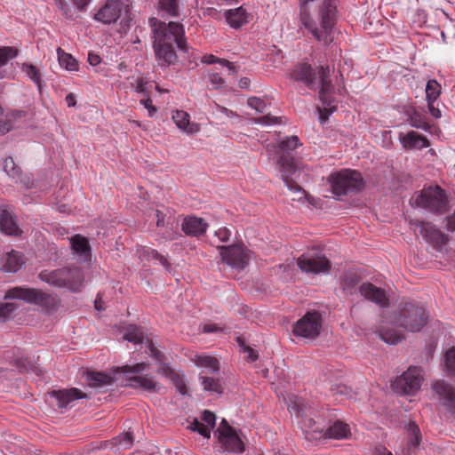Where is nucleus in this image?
<instances>
[{
  "mask_svg": "<svg viewBox=\"0 0 455 455\" xmlns=\"http://www.w3.org/2000/svg\"><path fill=\"white\" fill-rule=\"evenodd\" d=\"M148 23L157 65L167 68L175 64L178 60L175 45L180 51L188 52L183 26L173 21L165 23L156 18H150Z\"/></svg>",
  "mask_w": 455,
  "mask_h": 455,
  "instance_id": "obj_1",
  "label": "nucleus"
},
{
  "mask_svg": "<svg viewBox=\"0 0 455 455\" xmlns=\"http://www.w3.org/2000/svg\"><path fill=\"white\" fill-rule=\"evenodd\" d=\"M335 0H299V18L302 25L319 42L328 44L336 17Z\"/></svg>",
  "mask_w": 455,
  "mask_h": 455,
  "instance_id": "obj_2",
  "label": "nucleus"
},
{
  "mask_svg": "<svg viewBox=\"0 0 455 455\" xmlns=\"http://www.w3.org/2000/svg\"><path fill=\"white\" fill-rule=\"evenodd\" d=\"M297 81L303 82L310 90H317L319 100L322 101L324 110L331 114L336 109L333 103V86L329 78L330 68L328 66L313 68L307 63L298 65L292 74Z\"/></svg>",
  "mask_w": 455,
  "mask_h": 455,
  "instance_id": "obj_3",
  "label": "nucleus"
},
{
  "mask_svg": "<svg viewBox=\"0 0 455 455\" xmlns=\"http://www.w3.org/2000/svg\"><path fill=\"white\" fill-rule=\"evenodd\" d=\"M299 145V140L297 136H290L279 141L278 146L274 144H267L266 146V149L269 156L274 154H277L279 151L282 153V155L277 158L279 172L282 174V179L285 185L291 190L295 191H300L299 186L293 183L291 180V176L296 173L298 166L294 158L290 156V152L296 149Z\"/></svg>",
  "mask_w": 455,
  "mask_h": 455,
  "instance_id": "obj_4",
  "label": "nucleus"
},
{
  "mask_svg": "<svg viewBox=\"0 0 455 455\" xmlns=\"http://www.w3.org/2000/svg\"><path fill=\"white\" fill-rule=\"evenodd\" d=\"M41 281L57 288H66L70 291L78 292L84 283L83 271L78 267L43 270L39 274Z\"/></svg>",
  "mask_w": 455,
  "mask_h": 455,
  "instance_id": "obj_5",
  "label": "nucleus"
},
{
  "mask_svg": "<svg viewBox=\"0 0 455 455\" xmlns=\"http://www.w3.org/2000/svg\"><path fill=\"white\" fill-rule=\"evenodd\" d=\"M285 400L290 412L300 418L299 425L303 431L313 439L323 437L324 426L313 418L314 411L311 407L307 406L300 397L295 395H288Z\"/></svg>",
  "mask_w": 455,
  "mask_h": 455,
  "instance_id": "obj_6",
  "label": "nucleus"
},
{
  "mask_svg": "<svg viewBox=\"0 0 455 455\" xmlns=\"http://www.w3.org/2000/svg\"><path fill=\"white\" fill-rule=\"evenodd\" d=\"M4 299L7 300L20 299L47 310H56L60 306V299L57 295L26 286H16L9 289L5 292Z\"/></svg>",
  "mask_w": 455,
  "mask_h": 455,
  "instance_id": "obj_7",
  "label": "nucleus"
},
{
  "mask_svg": "<svg viewBox=\"0 0 455 455\" xmlns=\"http://www.w3.org/2000/svg\"><path fill=\"white\" fill-rule=\"evenodd\" d=\"M412 206L420 207L433 213L442 214L448 210V199L439 186L424 188L410 200Z\"/></svg>",
  "mask_w": 455,
  "mask_h": 455,
  "instance_id": "obj_8",
  "label": "nucleus"
},
{
  "mask_svg": "<svg viewBox=\"0 0 455 455\" xmlns=\"http://www.w3.org/2000/svg\"><path fill=\"white\" fill-rule=\"evenodd\" d=\"M427 315L424 307L415 302L402 303L395 316V323L411 332L419 331L427 323Z\"/></svg>",
  "mask_w": 455,
  "mask_h": 455,
  "instance_id": "obj_9",
  "label": "nucleus"
},
{
  "mask_svg": "<svg viewBox=\"0 0 455 455\" xmlns=\"http://www.w3.org/2000/svg\"><path fill=\"white\" fill-rule=\"evenodd\" d=\"M328 182L332 193L338 196L360 191L363 187L361 173L348 169L332 172L328 177Z\"/></svg>",
  "mask_w": 455,
  "mask_h": 455,
  "instance_id": "obj_10",
  "label": "nucleus"
},
{
  "mask_svg": "<svg viewBox=\"0 0 455 455\" xmlns=\"http://www.w3.org/2000/svg\"><path fill=\"white\" fill-rule=\"evenodd\" d=\"M149 369V364L146 363H138L133 365H124L120 368V371L129 375L126 386L132 388H141L148 392L159 391L160 386L148 374L141 373Z\"/></svg>",
  "mask_w": 455,
  "mask_h": 455,
  "instance_id": "obj_11",
  "label": "nucleus"
},
{
  "mask_svg": "<svg viewBox=\"0 0 455 455\" xmlns=\"http://www.w3.org/2000/svg\"><path fill=\"white\" fill-rule=\"evenodd\" d=\"M423 380L422 369L417 366H411L392 382V388L395 392L401 395H414L421 388Z\"/></svg>",
  "mask_w": 455,
  "mask_h": 455,
  "instance_id": "obj_12",
  "label": "nucleus"
},
{
  "mask_svg": "<svg viewBox=\"0 0 455 455\" xmlns=\"http://www.w3.org/2000/svg\"><path fill=\"white\" fill-rule=\"evenodd\" d=\"M218 442L224 452L241 453L244 451V444L238 433L223 419L218 430Z\"/></svg>",
  "mask_w": 455,
  "mask_h": 455,
  "instance_id": "obj_13",
  "label": "nucleus"
},
{
  "mask_svg": "<svg viewBox=\"0 0 455 455\" xmlns=\"http://www.w3.org/2000/svg\"><path fill=\"white\" fill-rule=\"evenodd\" d=\"M322 328V318L318 312H308L293 325L295 336L315 339Z\"/></svg>",
  "mask_w": 455,
  "mask_h": 455,
  "instance_id": "obj_14",
  "label": "nucleus"
},
{
  "mask_svg": "<svg viewBox=\"0 0 455 455\" xmlns=\"http://www.w3.org/2000/svg\"><path fill=\"white\" fill-rule=\"evenodd\" d=\"M411 224L419 228L421 235L435 250L441 251L447 244L449 236L437 229L432 223L415 220L413 222L411 221Z\"/></svg>",
  "mask_w": 455,
  "mask_h": 455,
  "instance_id": "obj_15",
  "label": "nucleus"
},
{
  "mask_svg": "<svg viewBox=\"0 0 455 455\" xmlns=\"http://www.w3.org/2000/svg\"><path fill=\"white\" fill-rule=\"evenodd\" d=\"M297 264L302 272L315 275L328 273L331 267L329 259L319 254H302Z\"/></svg>",
  "mask_w": 455,
  "mask_h": 455,
  "instance_id": "obj_16",
  "label": "nucleus"
},
{
  "mask_svg": "<svg viewBox=\"0 0 455 455\" xmlns=\"http://www.w3.org/2000/svg\"><path fill=\"white\" fill-rule=\"evenodd\" d=\"M128 6L121 0H107L105 4L94 15V19L103 24L116 23Z\"/></svg>",
  "mask_w": 455,
  "mask_h": 455,
  "instance_id": "obj_17",
  "label": "nucleus"
},
{
  "mask_svg": "<svg viewBox=\"0 0 455 455\" xmlns=\"http://www.w3.org/2000/svg\"><path fill=\"white\" fill-rule=\"evenodd\" d=\"M222 260L234 268L243 269L249 262L251 252L240 245L220 247Z\"/></svg>",
  "mask_w": 455,
  "mask_h": 455,
  "instance_id": "obj_18",
  "label": "nucleus"
},
{
  "mask_svg": "<svg viewBox=\"0 0 455 455\" xmlns=\"http://www.w3.org/2000/svg\"><path fill=\"white\" fill-rule=\"evenodd\" d=\"M434 396L439 403L452 414H455V389L443 380L433 383Z\"/></svg>",
  "mask_w": 455,
  "mask_h": 455,
  "instance_id": "obj_19",
  "label": "nucleus"
},
{
  "mask_svg": "<svg viewBox=\"0 0 455 455\" xmlns=\"http://www.w3.org/2000/svg\"><path fill=\"white\" fill-rule=\"evenodd\" d=\"M360 294L366 299L374 302L380 307H387L389 305L388 298L385 290L377 287L371 283H363L359 287Z\"/></svg>",
  "mask_w": 455,
  "mask_h": 455,
  "instance_id": "obj_20",
  "label": "nucleus"
},
{
  "mask_svg": "<svg viewBox=\"0 0 455 455\" xmlns=\"http://www.w3.org/2000/svg\"><path fill=\"white\" fill-rule=\"evenodd\" d=\"M48 395L52 399L56 401V404L59 408H65L75 400L87 398L86 394L75 387L70 389L54 390L49 392Z\"/></svg>",
  "mask_w": 455,
  "mask_h": 455,
  "instance_id": "obj_21",
  "label": "nucleus"
},
{
  "mask_svg": "<svg viewBox=\"0 0 455 455\" xmlns=\"http://www.w3.org/2000/svg\"><path fill=\"white\" fill-rule=\"evenodd\" d=\"M24 264L25 259L23 254L15 250L3 254L0 259V268L4 272L16 273Z\"/></svg>",
  "mask_w": 455,
  "mask_h": 455,
  "instance_id": "obj_22",
  "label": "nucleus"
},
{
  "mask_svg": "<svg viewBox=\"0 0 455 455\" xmlns=\"http://www.w3.org/2000/svg\"><path fill=\"white\" fill-rule=\"evenodd\" d=\"M216 416L210 411H204L201 420L194 419L189 424V428L193 431L198 432L205 438H210L211 431L215 426Z\"/></svg>",
  "mask_w": 455,
  "mask_h": 455,
  "instance_id": "obj_23",
  "label": "nucleus"
},
{
  "mask_svg": "<svg viewBox=\"0 0 455 455\" xmlns=\"http://www.w3.org/2000/svg\"><path fill=\"white\" fill-rule=\"evenodd\" d=\"M398 138L403 148L406 150L422 149L429 147L428 140L414 131L407 133L400 132Z\"/></svg>",
  "mask_w": 455,
  "mask_h": 455,
  "instance_id": "obj_24",
  "label": "nucleus"
},
{
  "mask_svg": "<svg viewBox=\"0 0 455 455\" xmlns=\"http://www.w3.org/2000/svg\"><path fill=\"white\" fill-rule=\"evenodd\" d=\"M207 228V222L204 219L196 216L186 217L181 224V229L186 235L196 237L204 235Z\"/></svg>",
  "mask_w": 455,
  "mask_h": 455,
  "instance_id": "obj_25",
  "label": "nucleus"
},
{
  "mask_svg": "<svg viewBox=\"0 0 455 455\" xmlns=\"http://www.w3.org/2000/svg\"><path fill=\"white\" fill-rule=\"evenodd\" d=\"M0 229L8 235H20L21 230L18 227L15 218L7 206L0 208Z\"/></svg>",
  "mask_w": 455,
  "mask_h": 455,
  "instance_id": "obj_26",
  "label": "nucleus"
},
{
  "mask_svg": "<svg viewBox=\"0 0 455 455\" xmlns=\"http://www.w3.org/2000/svg\"><path fill=\"white\" fill-rule=\"evenodd\" d=\"M225 18L231 28H239L250 21L251 14L241 6L226 11Z\"/></svg>",
  "mask_w": 455,
  "mask_h": 455,
  "instance_id": "obj_27",
  "label": "nucleus"
},
{
  "mask_svg": "<svg viewBox=\"0 0 455 455\" xmlns=\"http://www.w3.org/2000/svg\"><path fill=\"white\" fill-rule=\"evenodd\" d=\"M172 120L177 127L187 134L197 133L200 131L199 125L196 123H191L189 115L183 110H176L172 115Z\"/></svg>",
  "mask_w": 455,
  "mask_h": 455,
  "instance_id": "obj_28",
  "label": "nucleus"
},
{
  "mask_svg": "<svg viewBox=\"0 0 455 455\" xmlns=\"http://www.w3.org/2000/svg\"><path fill=\"white\" fill-rule=\"evenodd\" d=\"M69 240L74 253L84 261L90 260L91 247L88 239L81 235H75Z\"/></svg>",
  "mask_w": 455,
  "mask_h": 455,
  "instance_id": "obj_29",
  "label": "nucleus"
},
{
  "mask_svg": "<svg viewBox=\"0 0 455 455\" xmlns=\"http://www.w3.org/2000/svg\"><path fill=\"white\" fill-rule=\"evenodd\" d=\"M350 434L349 426L342 421H336L328 428L323 427V437L343 439Z\"/></svg>",
  "mask_w": 455,
  "mask_h": 455,
  "instance_id": "obj_30",
  "label": "nucleus"
},
{
  "mask_svg": "<svg viewBox=\"0 0 455 455\" xmlns=\"http://www.w3.org/2000/svg\"><path fill=\"white\" fill-rule=\"evenodd\" d=\"M407 121L409 122L411 126L424 131H428L430 129V125L427 121V117L423 114L411 108V110L407 111Z\"/></svg>",
  "mask_w": 455,
  "mask_h": 455,
  "instance_id": "obj_31",
  "label": "nucleus"
},
{
  "mask_svg": "<svg viewBox=\"0 0 455 455\" xmlns=\"http://www.w3.org/2000/svg\"><path fill=\"white\" fill-rule=\"evenodd\" d=\"M57 55L60 67L68 71L78 70V63L71 54L66 52L64 50L59 47L57 49Z\"/></svg>",
  "mask_w": 455,
  "mask_h": 455,
  "instance_id": "obj_32",
  "label": "nucleus"
},
{
  "mask_svg": "<svg viewBox=\"0 0 455 455\" xmlns=\"http://www.w3.org/2000/svg\"><path fill=\"white\" fill-rule=\"evenodd\" d=\"M379 338L387 344L396 345L404 339V335L392 328H381L379 330Z\"/></svg>",
  "mask_w": 455,
  "mask_h": 455,
  "instance_id": "obj_33",
  "label": "nucleus"
},
{
  "mask_svg": "<svg viewBox=\"0 0 455 455\" xmlns=\"http://www.w3.org/2000/svg\"><path fill=\"white\" fill-rule=\"evenodd\" d=\"M194 362L198 367L207 368L212 372H217L220 370V362L218 359L210 355H196Z\"/></svg>",
  "mask_w": 455,
  "mask_h": 455,
  "instance_id": "obj_34",
  "label": "nucleus"
},
{
  "mask_svg": "<svg viewBox=\"0 0 455 455\" xmlns=\"http://www.w3.org/2000/svg\"><path fill=\"white\" fill-rule=\"evenodd\" d=\"M87 381L89 386L99 387L110 385L113 382V379L111 376L102 372H88Z\"/></svg>",
  "mask_w": 455,
  "mask_h": 455,
  "instance_id": "obj_35",
  "label": "nucleus"
},
{
  "mask_svg": "<svg viewBox=\"0 0 455 455\" xmlns=\"http://www.w3.org/2000/svg\"><path fill=\"white\" fill-rule=\"evenodd\" d=\"M22 71L36 84L40 92L42 89V76L39 68L31 63H24Z\"/></svg>",
  "mask_w": 455,
  "mask_h": 455,
  "instance_id": "obj_36",
  "label": "nucleus"
},
{
  "mask_svg": "<svg viewBox=\"0 0 455 455\" xmlns=\"http://www.w3.org/2000/svg\"><path fill=\"white\" fill-rule=\"evenodd\" d=\"M27 112L24 110H10L5 115L6 121H10L12 129L20 127L25 122Z\"/></svg>",
  "mask_w": 455,
  "mask_h": 455,
  "instance_id": "obj_37",
  "label": "nucleus"
},
{
  "mask_svg": "<svg viewBox=\"0 0 455 455\" xmlns=\"http://www.w3.org/2000/svg\"><path fill=\"white\" fill-rule=\"evenodd\" d=\"M168 377L175 386L178 392H180L181 395L188 394L187 383L184 375L170 370L168 372Z\"/></svg>",
  "mask_w": 455,
  "mask_h": 455,
  "instance_id": "obj_38",
  "label": "nucleus"
},
{
  "mask_svg": "<svg viewBox=\"0 0 455 455\" xmlns=\"http://www.w3.org/2000/svg\"><path fill=\"white\" fill-rule=\"evenodd\" d=\"M4 170L6 174L12 179L15 180L16 182L20 181V169L17 166L12 159V157H7L4 162Z\"/></svg>",
  "mask_w": 455,
  "mask_h": 455,
  "instance_id": "obj_39",
  "label": "nucleus"
},
{
  "mask_svg": "<svg viewBox=\"0 0 455 455\" xmlns=\"http://www.w3.org/2000/svg\"><path fill=\"white\" fill-rule=\"evenodd\" d=\"M441 94V85L435 80H429L426 85L427 101H435Z\"/></svg>",
  "mask_w": 455,
  "mask_h": 455,
  "instance_id": "obj_40",
  "label": "nucleus"
},
{
  "mask_svg": "<svg viewBox=\"0 0 455 455\" xmlns=\"http://www.w3.org/2000/svg\"><path fill=\"white\" fill-rule=\"evenodd\" d=\"M143 333L135 325H130L127 327L124 335V339L132 342L134 344H140L143 342Z\"/></svg>",
  "mask_w": 455,
  "mask_h": 455,
  "instance_id": "obj_41",
  "label": "nucleus"
},
{
  "mask_svg": "<svg viewBox=\"0 0 455 455\" xmlns=\"http://www.w3.org/2000/svg\"><path fill=\"white\" fill-rule=\"evenodd\" d=\"M19 308L15 302H0V323L8 320L13 313Z\"/></svg>",
  "mask_w": 455,
  "mask_h": 455,
  "instance_id": "obj_42",
  "label": "nucleus"
},
{
  "mask_svg": "<svg viewBox=\"0 0 455 455\" xmlns=\"http://www.w3.org/2000/svg\"><path fill=\"white\" fill-rule=\"evenodd\" d=\"M200 379L202 380V385L204 390L214 392L217 394L222 393L223 388L219 379L209 377H200Z\"/></svg>",
  "mask_w": 455,
  "mask_h": 455,
  "instance_id": "obj_43",
  "label": "nucleus"
},
{
  "mask_svg": "<svg viewBox=\"0 0 455 455\" xmlns=\"http://www.w3.org/2000/svg\"><path fill=\"white\" fill-rule=\"evenodd\" d=\"M159 7L171 16L179 15V0H159Z\"/></svg>",
  "mask_w": 455,
  "mask_h": 455,
  "instance_id": "obj_44",
  "label": "nucleus"
},
{
  "mask_svg": "<svg viewBox=\"0 0 455 455\" xmlns=\"http://www.w3.org/2000/svg\"><path fill=\"white\" fill-rule=\"evenodd\" d=\"M203 62H204L206 64L219 63L222 66L227 67L230 73H232V74L236 73L235 67L234 66V64L232 62L227 60L225 59H220L212 54L205 55L203 58Z\"/></svg>",
  "mask_w": 455,
  "mask_h": 455,
  "instance_id": "obj_45",
  "label": "nucleus"
},
{
  "mask_svg": "<svg viewBox=\"0 0 455 455\" xmlns=\"http://www.w3.org/2000/svg\"><path fill=\"white\" fill-rule=\"evenodd\" d=\"M360 277L355 273L348 272L342 279L343 289L352 292V290L359 283Z\"/></svg>",
  "mask_w": 455,
  "mask_h": 455,
  "instance_id": "obj_46",
  "label": "nucleus"
},
{
  "mask_svg": "<svg viewBox=\"0 0 455 455\" xmlns=\"http://www.w3.org/2000/svg\"><path fill=\"white\" fill-rule=\"evenodd\" d=\"M18 55V51L12 47H0V68L4 66L10 60Z\"/></svg>",
  "mask_w": 455,
  "mask_h": 455,
  "instance_id": "obj_47",
  "label": "nucleus"
},
{
  "mask_svg": "<svg viewBox=\"0 0 455 455\" xmlns=\"http://www.w3.org/2000/svg\"><path fill=\"white\" fill-rule=\"evenodd\" d=\"M407 431L411 445L417 447L420 442V432L419 427L414 422H411L408 425Z\"/></svg>",
  "mask_w": 455,
  "mask_h": 455,
  "instance_id": "obj_48",
  "label": "nucleus"
},
{
  "mask_svg": "<svg viewBox=\"0 0 455 455\" xmlns=\"http://www.w3.org/2000/svg\"><path fill=\"white\" fill-rule=\"evenodd\" d=\"M444 363L448 374L455 376V349H449L444 355Z\"/></svg>",
  "mask_w": 455,
  "mask_h": 455,
  "instance_id": "obj_49",
  "label": "nucleus"
},
{
  "mask_svg": "<svg viewBox=\"0 0 455 455\" xmlns=\"http://www.w3.org/2000/svg\"><path fill=\"white\" fill-rule=\"evenodd\" d=\"M133 442L132 434L127 432L122 435H119L115 439V443L122 449H128L131 447Z\"/></svg>",
  "mask_w": 455,
  "mask_h": 455,
  "instance_id": "obj_50",
  "label": "nucleus"
},
{
  "mask_svg": "<svg viewBox=\"0 0 455 455\" xmlns=\"http://www.w3.org/2000/svg\"><path fill=\"white\" fill-rule=\"evenodd\" d=\"M247 104L250 108L255 109L258 113L265 112L267 108L266 102L258 97H251L247 100Z\"/></svg>",
  "mask_w": 455,
  "mask_h": 455,
  "instance_id": "obj_51",
  "label": "nucleus"
},
{
  "mask_svg": "<svg viewBox=\"0 0 455 455\" xmlns=\"http://www.w3.org/2000/svg\"><path fill=\"white\" fill-rule=\"evenodd\" d=\"M143 257L147 258V259L152 258V259H157V260H159L160 264L166 268H168V267H169L167 259L164 256L159 254L158 251L154 249H150V248L147 249L143 253Z\"/></svg>",
  "mask_w": 455,
  "mask_h": 455,
  "instance_id": "obj_52",
  "label": "nucleus"
},
{
  "mask_svg": "<svg viewBox=\"0 0 455 455\" xmlns=\"http://www.w3.org/2000/svg\"><path fill=\"white\" fill-rule=\"evenodd\" d=\"M209 80L213 89H220L225 84L224 79L217 73L210 74Z\"/></svg>",
  "mask_w": 455,
  "mask_h": 455,
  "instance_id": "obj_53",
  "label": "nucleus"
},
{
  "mask_svg": "<svg viewBox=\"0 0 455 455\" xmlns=\"http://www.w3.org/2000/svg\"><path fill=\"white\" fill-rule=\"evenodd\" d=\"M254 124L261 125H272L277 123V118L268 115L252 119Z\"/></svg>",
  "mask_w": 455,
  "mask_h": 455,
  "instance_id": "obj_54",
  "label": "nucleus"
},
{
  "mask_svg": "<svg viewBox=\"0 0 455 455\" xmlns=\"http://www.w3.org/2000/svg\"><path fill=\"white\" fill-rule=\"evenodd\" d=\"M238 342L243 347L246 359L251 362L256 361L258 358L256 352L251 347L245 346V344L240 339H238Z\"/></svg>",
  "mask_w": 455,
  "mask_h": 455,
  "instance_id": "obj_55",
  "label": "nucleus"
},
{
  "mask_svg": "<svg viewBox=\"0 0 455 455\" xmlns=\"http://www.w3.org/2000/svg\"><path fill=\"white\" fill-rule=\"evenodd\" d=\"M140 102L146 109H148L149 116H153L156 113L157 108L152 104V100L150 98H143Z\"/></svg>",
  "mask_w": 455,
  "mask_h": 455,
  "instance_id": "obj_56",
  "label": "nucleus"
},
{
  "mask_svg": "<svg viewBox=\"0 0 455 455\" xmlns=\"http://www.w3.org/2000/svg\"><path fill=\"white\" fill-rule=\"evenodd\" d=\"M215 235L220 239V242L226 243L228 241L231 231L227 228H220L215 232Z\"/></svg>",
  "mask_w": 455,
  "mask_h": 455,
  "instance_id": "obj_57",
  "label": "nucleus"
},
{
  "mask_svg": "<svg viewBox=\"0 0 455 455\" xmlns=\"http://www.w3.org/2000/svg\"><path fill=\"white\" fill-rule=\"evenodd\" d=\"M148 85V82H146L143 79H138L136 82L135 91L138 93L147 94Z\"/></svg>",
  "mask_w": 455,
  "mask_h": 455,
  "instance_id": "obj_58",
  "label": "nucleus"
},
{
  "mask_svg": "<svg viewBox=\"0 0 455 455\" xmlns=\"http://www.w3.org/2000/svg\"><path fill=\"white\" fill-rule=\"evenodd\" d=\"M12 126L10 121H6V119H0V136L6 134L10 131H12Z\"/></svg>",
  "mask_w": 455,
  "mask_h": 455,
  "instance_id": "obj_59",
  "label": "nucleus"
},
{
  "mask_svg": "<svg viewBox=\"0 0 455 455\" xmlns=\"http://www.w3.org/2000/svg\"><path fill=\"white\" fill-rule=\"evenodd\" d=\"M434 103L435 101H427V107H428V110L430 112V114L435 117V118H440L442 114H441V110L437 108H435L434 106Z\"/></svg>",
  "mask_w": 455,
  "mask_h": 455,
  "instance_id": "obj_60",
  "label": "nucleus"
},
{
  "mask_svg": "<svg viewBox=\"0 0 455 455\" xmlns=\"http://www.w3.org/2000/svg\"><path fill=\"white\" fill-rule=\"evenodd\" d=\"M88 61H89V63L92 66H97V65H99L100 63L101 59H100V57L98 54L92 53V52H89V54H88Z\"/></svg>",
  "mask_w": 455,
  "mask_h": 455,
  "instance_id": "obj_61",
  "label": "nucleus"
},
{
  "mask_svg": "<svg viewBox=\"0 0 455 455\" xmlns=\"http://www.w3.org/2000/svg\"><path fill=\"white\" fill-rule=\"evenodd\" d=\"M57 5H58V7L62 11L63 14H64L66 17H68V18H70V17H71V15H68V4L64 2V0H58Z\"/></svg>",
  "mask_w": 455,
  "mask_h": 455,
  "instance_id": "obj_62",
  "label": "nucleus"
},
{
  "mask_svg": "<svg viewBox=\"0 0 455 455\" xmlns=\"http://www.w3.org/2000/svg\"><path fill=\"white\" fill-rule=\"evenodd\" d=\"M447 228L451 231H455V212L447 218Z\"/></svg>",
  "mask_w": 455,
  "mask_h": 455,
  "instance_id": "obj_63",
  "label": "nucleus"
},
{
  "mask_svg": "<svg viewBox=\"0 0 455 455\" xmlns=\"http://www.w3.org/2000/svg\"><path fill=\"white\" fill-rule=\"evenodd\" d=\"M373 455H392V453L385 447H378L375 449Z\"/></svg>",
  "mask_w": 455,
  "mask_h": 455,
  "instance_id": "obj_64",
  "label": "nucleus"
}]
</instances>
